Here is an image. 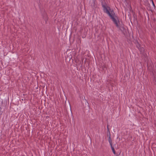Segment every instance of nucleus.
Masks as SVG:
<instances>
[{"instance_id": "5", "label": "nucleus", "mask_w": 156, "mask_h": 156, "mask_svg": "<svg viewBox=\"0 0 156 156\" xmlns=\"http://www.w3.org/2000/svg\"><path fill=\"white\" fill-rule=\"evenodd\" d=\"M108 141H109V143H110V145L111 146H112V141H111V140L110 139V137L109 138V140Z\"/></svg>"}, {"instance_id": "2", "label": "nucleus", "mask_w": 156, "mask_h": 156, "mask_svg": "<svg viewBox=\"0 0 156 156\" xmlns=\"http://www.w3.org/2000/svg\"><path fill=\"white\" fill-rule=\"evenodd\" d=\"M102 7L104 12L108 15L110 17L114 15L115 13L113 10L111 9L109 7L105 5H103Z\"/></svg>"}, {"instance_id": "1", "label": "nucleus", "mask_w": 156, "mask_h": 156, "mask_svg": "<svg viewBox=\"0 0 156 156\" xmlns=\"http://www.w3.org/2000/svg\"><path fill=\"white\" fill-rule=\"evenodd\" d=\"M110 17L116 26L121 31L123 32L125 29L124 25L119 21L118 17L114 14Z\"/></svg>"}, {"instance_id": "4", "label": "nucleus", "mask_w": 156, "mask_h": 156, "mask_svg": "<svg viewBox=\"0 0 156 156\" xmlns=\"http://www.w3.org/2000/svg\"><path fill=\"white\" fill-rule=\"evenodd\" d=\"M151 2L152 3V4L153 5V6L154 9H155V8H156V7L155 6V5H154V2H153V0H151Z\"/></svg>"}, {"instance_id": "3", "label": "nucleus", "mask_w": 156, "mask_h": 156, "mask_svg": "<svg viewBox=\"0 0 156 156\" xmlns=\"http://www.w3.org/2000/svg\"><path fill=\"white\" fill-rule=\"evenodd\" d=\"M111 148L112 150V152H113L114 154H115V151L114 148L113 147H112V146H111Z\"/></svg>"}]
</instances>
